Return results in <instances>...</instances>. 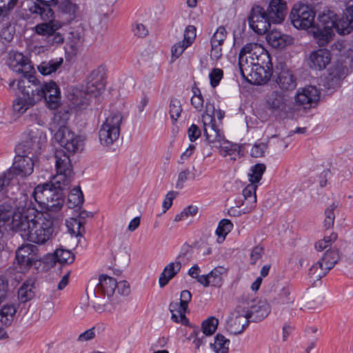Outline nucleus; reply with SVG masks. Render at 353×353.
<instances>
[{"label":"nucleus","mask_w":353,"mask_h":353,"mask_svg":"<svg viewBox=\"0 0 353 353\" xmlns=\"http://www.w3.org/2000/svg\"><path fill=\"white\" fill-rule=\"evenodd\" d=\"M11 229L28 241L43 245L49 241L54 232L53 219L48 213H42L32 205L26 214L17 213L11 222Z\"/></svg>","instance_id":"f257e3e1"},{"label":"nucleus","mask_w":353,"mask_h":353,"mask_svg":"<svg viewBox=\"0 0 353 353\" xmlns=\"http://www.w3.org/2000/svg\"><path fill=\"white\" fill-rule=\"evenodd\" d=\"M239 71L247 81L261 85L272 74V64L268 52L256 43L245 45L239 54Z\"/></svg>","instance_id":"f03ea898"},{"label":"nucleus","mask_w":353,"mask_h":353,"mask_svg":"<svg viewBox=\"0 0 353 353\" xmlns=\"http://www.w3.org/2000/svg\"><path fill=\"white\" fill-rule=\"evenodd\" d=\"M286 14V3L283 0H272L267 12L261 6L252 8L248 21L250 28L257 34H263L270 28L271 23H281Z\"/></svg>","instance_id":"7ed1b4c3"},{"label":"nucleus","mask_w":353,"mask_h":353,"mask_svg":"<svg viewBox=\"0 0 353 353\" xmlns=\"http://www.w3.org/2000/svg\"><path fill=\"white\" fill-rule=\"evenodd\" d=\"M64 188H58L52 181V183H46L38 185L34 188L29 200H31L35 207L37 205L41 210H46L48 212H57L63 207L64 198L61 190Z\"/></svg>","instance_id":"20e7f679"},{"label":"nucleus","mask_w":353,"mask_h":353,"mask_svg":"<svg viewBox=\"0 0 353 353\" xmlns=\"http://www.w3.org/2000/svg\"><path fill=\"white\" fill-rule=\"evenodd\" d=\"M8 190V197L2 199L3 203L0 205V222L2 225L10 221V218L12 221L17 213L26 214L28 207L32 205L28 195L21 192L19 185L12 186Z\"/></svg>","instance_id":"39448f33"},{"label":"nucleus","mask_w":353,"mask_h":353,"mask_svg":"<svg viewBox=\"0 0 353 353\" xmlns=\"http://www.w3.org/2000/svg\"><path fill=\"white\" fill-rule=\"evenodd\" d=\"M117 286L115 279L107 274H101L94 290V297L92 300V307L98 313L111 312L109 303H113V295Z\"/></svg>","instance_id":"423d86ee"},{"label":"nucleus","mask_w":353,"mask_h":353,"mask_svg":"<svg viewBox=\"0 0 353 353\" xmlns=\"http://www.w3.org/2000/svg\"><path fill=\"white\" fill-rule=\"evenodd\" d=\"M352 69L353 50H348L347 55L339 57L336 63L329 69L324 85L327 89H335L339 87Z\"/></svg>","instance_id":"0eeeda50"},{"label":"nucleus","mask_w":353,"mask_h":353,"mask_svg":"<svg viewBox=\"0 0 353 353\" xmlns=\"http://www.w3.org/2000/svg\"><path fill=\"white\" fill-rule=\"evenodd\" d=\"M123 115L119 112L111 113L103 122L99 131L101 144L112 145L119 137Z\"/></svg>","instance_id":"6e6552de"},{"label":"nucleus","mask_w":353,"mask_h":353,"mask_svg":"<svg viewBox=\"0 0 353 353\" xmlns=\"http://www.w3.org/2000/svg\"><path fill=\"white\" fill-rule=\"evenodd\" d=\"M57 174L52 180L58 188H66L72 181L73 170L69 156L63 150H57L54 154Z\"/></svg>","instance_id":"1a4fd4ad"},{"label":"nucleus","mask_w":353,"mask_h":353,"mask_svg":"<svg viewBox=\"0 0 353 353\" xmlns=\"http://www.w3.org/2000/svg\"><path fill=\"white\" fill-rule=\"evenodd\" d=\"M17 86L22 97L32 106L43 99L42 83L32 74L26 77V79H19Z\"/></svg>","instance_id":"9d476101"},{"label":"nucleus","mask_w":353,"mask_h":353,"mask_svg":"<svg viewBox=\"0 0 353 353\" xmlns=\"http://www.w3.org/2000/svg\"><path fill=\"white\" fill-rule=\"evenodd\" d=\"M214 104L207 102L201 119L204 135L209 143H221L223 140V133L216 123Z\"/></svg>","instance_id":"9b49d317"},{"label":"nucleus","mask_w":353,"mask_h":353,"mask_svg":"<svg viewBox=\"0 0 353 353\" xmlns=\"http://www.w3.org/2000/svg\"><path fill=\"white\" fill-rule=\"evenodd\" d=\"M314 18V11L308 6L302 3L294 4L290 13L292 23L297 29L306 30L312 27Z\"/></svg>","instance_id":"f8f14e48"},{"label":"nucleus","mask_w":353,"mask_h":353,"mask_svg":"<svg viewBox=\"0 0 353 353\" xmlns=\"http://www.w3.org/2000/svg\"><path fill=\"white\" fill-rule=\"evenodd\" d=\"M54 138L59 145L70 153L78 152L83 150V139L68 128L58 129Z\"/></svg>","instance_id":"ddd939ff"},{"label":"nucleus","mask_w":353,"mask_h":353,"mask_svg":"<svg viewBox=\"0 0 353 353\" xmlns=\"http://www.w3.org/2000/svg\"><path fill=\"white\" fill-rule=\"evenodd\" d=\"M36 159L37 157L23 152L22 155H17L12 166L7 170L8 177L17 179V176L24 178L30 175L33 172Z\"/></svg>","instance_id":"4468645a"},{"label":"nucleus","mask_w":353,"mask_h":353,"mask_svg":"<svg viewBox=\"0 0 353 353\" xmlns=\"http://www.w3.org/2000/svg\"><path fill=\"white\" fill-rule=\"evenodd\" d=\"M266 108L272 113L281 115L291 110V101L289 95L283 91L274 90L266 99Z\"/></svg>","instance_id":"2eb2a0df"},{"label":"nucleus","mask_w":353,"mask_h":353,"mask_svg":"<svg viewBox=\"0 0 353 353\" xmlns=\"http://www.w3.org/2000/svg\"><path fill=\"white\" fill-rule=\"evenodd\" d=\"M46 142V133L37 128H31L28 130L26 139L22 146L23 152L37 157Z\"/></svg>","instance_id":"dca6fc26"},{"label":"nucleus","mask_w":353,"mask_h":353,"mask_svg":"<svg viewBox=\"0 0 353 353\" xmlns=\"http://www.w3.org/2000/svg\"><path fill=\"white\" fill-rule=\"evenodd\" d=\"M7 64L10 70L17 74H21L26 77L34 72L30 60L22 53L17 51H10L8 53Z\"/></svg>","instance_id":"f3484780"},{"label":"nucleus","mask_w":353,"mask_h":353,"mask_svg":"<svg viewBox=\"0 0 353 353\" xmlns=\"http://www.w3.org/2000/svg\"><path fill=\"white\" fill-rule=\"evenodd\" d=\"M275 73V83L281 91L287 93L296 88V78L285 64L279 63L276 68Z\"/></svg>","instance_id":"a211bd4d"},{"label":"nucleus","mask_w":353,"mask_h":353,"mask_svg":"<svg viewBox=\"0 0 353 353\" xmlns=\"http://www.w3.org/2000/svg\"><path fill=\"white\" fill-rule=\"evenodd\" d=\"M246 310L241 306L236 307L226 322V330L230 334L237 335L243 333L249 325Z\"/></svg>","instance_id":"6ab92c4d"},{"label":"nucleus","mask_w":353,"mask_h":353,"mask_svg":"<svg viewBox=\"0 0 353 353\" xmlns=\"http://www.w3.org/2000/svg\"><path fill=\"white\" fill-rule=\"evenodd\" d=\"M319 98V90L315 86L308 85L297 90L294 101L296 105L304 109H310L317 104Z\"/></svg>","instance_id":"aec40b11"},{"label":"nucleus","mask_w":353,"mask_h":353,"mask_svg":"<svg viewBox=\"0 0 353 353\" xmlns=\"http://www.w3.org/2000/svg\"><path fill=\"white\" fill-rule=\"evenodd\" d=\"M37 251V247L30 243L23 244L17 250L16 260L21 269H28L36 263Z\"/></svg>","instance_id":"412c9836"},{"label":"nucleus","mask_w":353,"mask_h":353,"mask_svg":"<svg viewBox=\"0 0 353 353\" xmlns=\"http://www.w3.org/2000/svg\"><path fill=\"white\" fill-rule=\"evenodd\" d=\"M219 324V320L214 316H210L205 320L202 323V332L198 329H194L189 336V339L193 340V343L196 349H199L203 343L206 336L212 335L216 330Z\"/></svg>","instance_id":"4be33fe9"},{"label":"nucleus","mask_w":353,"mask_h":353,"mask_svg":"<svg viewBox=\"0 0 353 353\" xmlns=\"http://www.w3.org/2000/svg\"><path fill=\"white\" fill-rule=\"evenodd\" d=\"M55 5L60 17L67 23L74 21L79 14V6L72 0H56Z\"/></svg>","instance_id":"5701e85b"},{"label":"nucleus","mask_w":353,"mask_h":353,"mask_svg":"<svg viewBox=\"0 0 353 353\" xmlns=\"http://www.w3.org/2000/svg\"><path fill=\"white\" fill-rule=\"evenodd\" d=\"M105 90V82L100 69L92 70L88 77V82L84 90L92 97H97Z\"/></svg>","instance_id":"b1692460"},{"label":"nucleus","mask_w":353,"mask_h":353,"mask_svg":"<svg viewBox=\"0 0 353 353\" xmlns=\"http://www.w3.org/2000/svg\"><path fill=\"white\" fill-rule=\"evenodd\" d=\"M331 61V54L329 50L320 48L312 51L309 56L308 64L311 69L323 70Z\"/></svg>","instance_id":"393cba45"},{"label":"nucleus","mask_w":353,"mask_h":353,"mask_svg":"<svg viewBox=\"0 0 353 353\" xmlns=\"http://www.w3.org/2000/svg\"><path fill=\"white\" fill-rule=\"evenodd\" d=\"M43 90L44 91L43 99L48 107L52 110H55L59 106L60 102V91L58 85L54 81L42 83Z\"/></svg>","instance_id":"a878e982"},{"label":"nucleus","mask_w":353,"mask_h":353,"mask_svg":"<svg viewBox=\"0 0 353 353\" xmlns=\"http://www.w3.org/2000/svg\"><path fill=\"white\" fill-rule=\"evenodd\" d=\"M17 312L14 304H5L0 309V339L6 334L4 327L10 326Z\"/></svg>","instance_id":"bb28decb"},{"label":"nucleus","mask_w":353,"mask_h":353,"mask_svg":"<svg viewBox=\"0 0 353 353\" xmlns=\"http://www.w3.org/2000/svg\"><path fill=\"white\" fill-rule=\"evenodd\" d=\"M181 269V263L178 258L174 261L169 263L159 276V286L165 287L180 272Z\"/></svg>","instance_id":"cd10ccee"},{"label":"nucleus","mask_w":353,"mask_h":353,"mask_svg":"<svg viewBox=\"0 0 353 353\" xmlns=\"http://www.w3.org/2000/svg\"><path fill=\"white\" fill-rule=\"evenodd\" d=\"M270 312V306L265 302H259L246 310L249 321L259 322L266 318Z\"/></svg>","instance_id":"c85d7f7f"},{"label":"nucleus","mask_w":353,"mask_h":353,"mask_svg":"<svg viewBox=\"0 0 353 353\" xmlns=\"http://www.w3.org/2000/svg\"><path fill=\"white\" fill-rule=\"evenodd\" d=\"M42 6L34 3L30 8V11L34 14L40 15L42 19H49L54 17V11L51 8L52 5L55 4L56 0H37Z\"/></svg>","instance_id":"c756f323"},{"label":"nucleus","mask_w":353,"mask_h":353,"mask_svg":"<svg viewBox=\"0 0 353 353\" xmlns=\"http://www.w3.org/2000/svg\"><path fill=\"white\" fill-rule=\"evenodd\" d=\"M226 273V269L222 266H218L205 275L207 284H203L204 287L212 285L220 287L223 283V274Z\"/></svg>","instance_id":"7c9ffc66"},{"label":"nucleus","mask_w":353,"mask_h":353,"mask_svg":"<svg viewBox=\"0 0 353 353\" xmlns=\"http://www.w3.org/2000/svg\"><path fill=\"white\" fill-rule=\"evenodd\" d=\"M52 19L53 17L49 19H43L44 21H48V22L37 24L34 28L36 33L39 35L50 37L59 30L60 24Z\"/></svg>","instance_id":"2f4dec72"},{"label":"nucleus","mask_w":353,"mask_h":353,"mask_svg":"<svg viewBox=\"0 0 353 353\" xmlns=\"http://www.w3.org/2000/svg\"><path fill=\"white\" fill-rule=\"evenodd\" d=\"M266 39L268 43L274 48H283L290 40L288 35L274 30L267 34Z\"/></svg>","instance_id":"473e14b6"},{"label":"nucleus","mask_w":353,"mask_h":353,"mask_svg":"<svg viewBox=\"0 0 353 353\" xmlns=\"http://www.w3.org/2000/svg\"><path fill=\"white\" fill-rule=\"evenodd\" d=\"M91 97L85 90L75 89L73 90L70 100L75 107L84 109L89 105Z\"/></svg>","instance_id":"72a5a7b5"},{"label":"nucleus","mask_w":353,"mask_h":353,"mask_svg":"<svg viewBox=\"0 0 353 353\" xmlns=\"http://www.w3.org/2000/svg\"><path fill=\"white\" fill-rule=\"evenodd\" d=\"M220 143V152L222 156H230L232 160H236L237 157H240L241 150L238 144L230 143L225 140L224 137Z\"/></svg>","instance_id":"f704fd0d"},{"label":"nucleus","mask_w":353,"mask_h":353,"mask_svg":"<svg viewBox=\"0 0 353 353\" xmlns=\"http://www.w3.org/2000/svg\"><path fill=\"white\" fill-rule=\"evenodd\" d=\"M336 21V15L329 11L327 13H323L319 17V22L316 28H322L323 30H328L329 32H334L335 29Z\"/></svg>","instance_id":"c9c22d12"},{"label":"nucleus","mask_w":353,"mask_h":353,"mask_svg":"<svg viewBox=\"0 0 353 353\" xmlns=\"http://www.w3.org/2000/svg\"><path fill=\"white\" fill-rule=\"evenodd\" d=\"M258 185L256 184L250 183L244 188L243 190V195L244 197V202L248 210H251L254 208L256 203V190Z\"/></svg>","instance_id":"e433bc0d"},{"label":"nucleus","mask_w":353,"mask_h":353,"mask_svg":"<svg viewBox=\"0 0 353 353\" xmlns=\"http://www.w3.org/2000/svg\"><path fill=\"white\" fill-rule=\"evenodd\" d=\"M7 171L0 174V194L2 199L8 197L12 186L19 185L17 179L7 176Z\"/></svg>","instance_id":"4c0bfd02"},{"label":"nucleus","mask_w":353,"mask_h":353,"mask_svg":"<svg viewBox=\"0 0 353 353\" xmlns=\"http://www.w3.org/2000/svg\"><path fill=\"white\" fill-rule=\"evenodd\" d=\"M34 283L32 280L26 281L18 290V299L22 303L31 300L34 296Z\"/></svg>","instance_id":"58836bf2"},{"label":"nucleus","mask_w":353,"mask_h":353,"mask_svg":"<svg viewBox=\"0 0 353 353\" xmlns=\"http://www.w3.org/2000/svg\"><path fill=\"white\" fill-rule=\"evenodd\" d=\"M312 34L316 43L319 46H326L332 41V37L334 35V32L316 27L314 28Z\"/></svg>","instance_id":"ea45409f"},{"label":"nucleus","mask_w":353,"mask_h":353,"mask_svg":"<svg viewBox=\"0 0 353 353\" xmlns=\"http://www.w3.org/2000/svg\"><path fill=\"white\" fill-rule=\"evenodd\" d=\"M63 63V59L43 61L38 65L39 72L43 75H49L56 72Z\"/></svg>","instance_id":"a19ab883"},{"label":"nucleus","mask_w":353,"mask_h":353,"mask_svg":"<svg viewBox=\"0 0 353 353\" xmlns=\"http://www.w3.org/2000/svg\"><path fill=\"white\" fill-rule=\"evenodd\" d=\"M294 300L295 297L292 294V288L288 284L281 289L276 299L277 303L280 305L292 304Z\"/></svg>","instance_id":"79ce46f5"},{"label":"nucleus","mask_w":353,"mask_h":353,"mask_svg":"<svg viewBox=\"0 0 353 353\" xmlns=\"http://www.w3.org/2000/svg\"><path fill=\"white\" fill-rule=\"evenodd\" d=\"M232 228L233 224L229 219H223L219 221L215 232L218 236L217 241L219 243H222L225 240L227 234L232 230Z\"/></svg>","instance_id":"37998d69"},{"label":"nucleus","mask_w":353,"mask_h":353,"mask_svg":"<svg viewBox=\"0 0 353 353\" xmlns=\"http://www.w3.org/2000/svg\"><path fill=\"white\" fill-rule=\"evenodd\" d=\"M329 271L328 268L324 265L322 261L319 260L310 268L309 275L314 281H319L322 277L325 276Z\"/></svg>","instance_id":"c03bdc74"},{"label":"nucleus","mask_w":353,"mask_h":353,"mask_svg":"<svg viewBox=\"0 0 353 353\" xmlns=\"http://www.w3.org/2000/svg\"><path fill=\"white\" fill-rule=\"evenodd\" d=\"M230 340L220 334L214 338V343H210L211 347L216 353H228L229 350Z\"/></svg>","instance_id":"a18cd8bd"},{"label":"nucleus","mask_w":353,"mask_h":353,"mask_svg":"<svg viewBox=\"0 0 353 353\" xmlns=\"http://www.w3.org/2000/svg\"><path fill=\"white\" fill-rule=\"evenodd\" d=\"M335 30L340 34H349L353 30V19L343 15L339 20L336 19Z\"/></svg>","instance_id":"49530a36"},{"label":"nucleus","mask_w":353,"mask_h":353,"mask_svg":"<svg viewBox=\"0 0 353 353\" xmlns=\"http://www.w3.org/2000/svg\"><path fill=\"white\" fill-rule=\"evenodd\" d=\"M339 259V254L337 250H327L321 258L319 259L322 261L323 264L325 265L330 270Z\"/></svg>","instance_id":"de8ad7c7"},{"label":"nucleus","mask_w":353,"mask_h":353,"mask_svg":"<svg viewBox=\"0 0 353 353\" xmlns=\"http://www.w3.org/2000/svg\"><path fill=\"white\" fill-rule=\"evenodd\" d=\"M68 201L71 208L79 206L83 203V194L79 187L71 190L68 196Z\"/></svg>","instance_id":"09e8293b"},{"label":"nucleus","mask_w":353,"mask_h":353,"mask_svg":"<svg viewBox=\"0 0 353 353\" xmlns=\"http://www.w3.org/2000/svg\"><path fill=\"white\" fill-rule=\"evenodd\" d=\"M266 170L265 165L263 163H257L250 168V172L248 174L249 181L250 183L256 184L262 179V176Z\"/></svg>","instance_id":"8fccbe9b"},{"label":"nucleus","mask_w":353,"mask_h":353,"mask_svg":"<svg viewBox=\"0 0 353 353\" xmlns=\"http://www.w3.org/2000/svg\"><path fill=\"white\" fill-rule=\"evenodd\" d=\"M31 107L32 105L23 97H18L12 103V110L18 116L24 114Z\"/></svg>","instance_id":"3c124183"},{"label":"nucleus","mask_w":353,"mask_h":353,"mask_svg":"<svg viewBox=\"0 0 353 353\" xmlns=\"http://www.w3.org/2000/svg\"><path fill=\"white\" fill-rule=\"evenodd\" d=\"M54 259L60 263H72L74 260V255L68 250L58 248L54 252Z\"/></svg>","instance_id":"603ef678"},{"label":"nucleus","mask_w":353,"mask_h":353,"mask_svg":"<svg viewBox=\"0 0 353 353\" xmlns=\"http://www.w3.org/2000/svg\"><path fill=\"white\" fill-rule=\"evenodd\" d=\"M191 299H192V294H191L190 292L188 290H183L181 292L180 302L179 303H178V302L170 303V307L172 310H178L180 308H181V310H182V311L183 310H187L188 303L191 301Z\"/></svg>","instance_id":"864d4df0"},{"label":"nucleus","mask_w":353,"mask_h":353,"mask_svg":"<svg viewBox=\"0 0 353 353\" xmlns=\"http://www.w3.org/2000/svg\"><path fill=\"white\" fill-rule=\"evenodd\" d=\"M182 112L181 101L177 99H172L170 103L169 114L170 118L174 122L177 121Z\"/></svg>","instance_id":"5fc2aeb1"},{"label":"nucleus","mask_w":353,"mask_h":353,"mask_svg":"<svg viewBox=\"0 0 353 353\" xmlns=\"http://www.w3.org/2000/svg\"><path fill=\"white\" fill-rule=\"evenodd\" d=\"M70 115L68 111L61 110L54 113L52 120L54 123L57 125V127L60 129L61 128H66L65 125Z\"/></svg>","instance_id":"6e6d98bb"},{"label":"nucleus","mask_w":353,"mask_h":353,"mask_svg":"<svg viewBox=\"0 0 353 353\" xmlns=\"http://www.w3.org/2000/svg\"><path fill=\"white\" fill-rule=\"evenodd\" d=\"M194 95L191 98V104L198 111H201L203 108L204 99L198 88L192 89Z\"/></svg>","instance_id":"4d7b16f0"},{"label":"nucleus","mask_w":353,"mask_h":353,"mask_svg":"<svg viewBox=\"0 0 353 353\" xmlns=\"http://www.w3.org/2000/svg\"><path fill=\"white\" fill-rule=\"evenodd\" d=\"M69 231L77 236H82L85 232L83 223L77 219H73L68 225Z\"/></svg>","instance_id":"13d9d810"},{"label":"nucleus","mask_w":353,"mask_h":353,"mask_svg":"<svg viewBox=\"0 0 353 353\" xmlns=\"http://www.w3.org/2000/svg\"><path fill=\"white\" fill-rule=\"evenodd\" d=\"M337 239V234L334 232L330 234V236H325L324 238L315 243V248L318 251L323 250L330 246L332 243L335 241Z\"/></svg>","instance_id":"bf43d9fd"},{"label":"nucleus","mask_w":353,"mask_h":353,"mask_svg":"<svg viewBox=\"0 0 353 353\" xmlns=\"http://www.w3.org/2000/svg\"><path fill=\"white\" fill-rule=\"evenodd\" d=\"M169 310L172 313L171 319L176 323H181L182 325H187L188 323V319L185 316V312L187 310L178 309L172 310L170 307Z\"/></svg>","instance_id":"052dcab7"},{"label":"nucleus","mask_w":353,"mask_h":353,"mask_svg":"<svg viewBox=\"0 0 353 353\" xmlns=\"http://www.w3.org/2000/svg\"><path fill=\"white\" fill-rule=\"evenodd\" d=\"M17 2L18 0H0V18L6 17Z\"/></svg>","instance_id":"680f3d73"},{"label":"nucleus","mask_w":353,"mask_h":353,"mask_svg":"<svg viewBox=\"0 0 353 353\" xmlns=\"http://www.w3.org/2000/svg\"><path fill=\"white\" fill-rule=\"evenodd\" d=\"M267 148V143L262 142L256 143L251 149V156L254 158L262 157L264 156Z\"/></svg>","instance_id":"e2e57ef3"},{"label":"nucleus","mask_w":353,"mask_h":353,"mask_svg":"<svg viewBox=\"0 0 353 353\" xmlns=\"http://www.w3.org/2000/svg\"><path fill=\"white\" fill-rule=\"evenodd\" d=\"M200 272L201 270L197 264L194 265L188 270V274L195 279L200 284H207L208 282H206L205 275H199Z\"/></svg>","instance_id":"0e129e2a"},{"label":"nucleus","mask_w":353,"mask_h":353,"mask_svg":"<svg viewBox=\"0 0 353 353\" xmlns=\"http://www.w3.org/2000/svg\"><path fill=\"white\" fill-rule=\"evenodd\" d=\"M223 77V72L220 68H214L209 74L210 80V85L212 87L215 88L219 84Z\"/></svg>","instance_id":"69168bd1"},{"label":"nucleus","mask_w":353,"mask_h":353,"mask_svg":"<svg viewBox=\"0 0 353 353\" xmlns=\"http://www.w3.org/2000/svg\"><path fill=\"white\" fill-rule=\"evenodd\" d=\"M226 30L223 26H219L211 38V43L223 45L226 38Z\"/></svg>","instance_id":"338daca9"},{"label":"nucleus","mask_w":353,"mask_h":353,"mask_svg":"<svg viewBox=\"0 0 353 353\" xmlns=\"http://www.w3.org/2000/svg\"><path fill=\"white\" fill-rule=\"evenodd\" d=\"M188 46L190 45L183 40L175 43L171 49L172 57L174 59L179 58Z\"/></svg>","instance_id":"774afa93"}]
</instances>
